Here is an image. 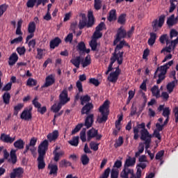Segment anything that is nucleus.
<instances>
[{
	"instance_id": "1",
	"label": "nucleus",
	"mask_w": 178,
	"mask_h": 178,
	"mask_svg": "<svg viewBox=\"0 0 178 178\" xmlns=\"http://www.w3.org/2000/svg\"><path fill=\"white\" fill-rule=\"evenodd\" d=\"M141 129V130H140ZM133 133H134V140H137L140 137L138 133H140V140L144 142V145H145V149L147 150L152 143V135L149 134L148 129L145 128V122L141 124H138L136 127H133Z\"/></svg>"
},
{
	"instance_id": "2",
	"label": "nucleus",
	"mask_w": 178,
	"mask_h": 178,
	"mask_svg": "<svg viewBox=\"0 0 178 178\" xmlns=\"http://www.w3.org/2000/svg\"><path fill=\"white\" fill-rule=\"evenodd\" d=\"M49 149V142L47 140H44L43 142L39 145L38 147V157L37 159L38 161V168L39 170L45 168V154Z\"/></svg>"
},
{
	"instance_id": "3",
	"label": "nucleus",
	"mask_w": 178,
	"mask_h": 178,
	"mask_svg": "<svg viewBox=\"0 0 178 178\" xmlns=\"http://www.w3.org/2000/svg\"><path fill=\"white\" fill-rule=\"evenodd\" d=\"M137 171L134 173V169H124L120 172V177L122 178H141L142 170L145 169V165L140 164L136 167Z\"/></svg>"
},
{
	"instance_id": "4",
	"label": "nucleus",
	"mask_w": 178,
	"mask_h": 178,
	"mask_svg": "<svg viewBox=\"0 0 178 178\" xmlns=\"http://www.w3.org/2000/svg\"><path fill=\"white\" fill-rule=\"evenodd\" d=\"M81 105L84 106L81 110V115H89L94 108L92 103H90L91 97L89 95H85L80 97Z\"/></svg>"
},
{
	"instance_id": "5",
	"label": "nucleus",
	"mask_w": 178,
	"mask_h": 178,
	"mask_svg": "<svg viewBox=\"0 0 178 178\" xmlns=\"http://www.w3.org/2000/svg\"><path fill=\"white\" fill-rule=\"evenodd\" d=\"M109 101L106 100L100 108H99V112L102 113V117L101 118H98V123H106L108 120V116L109 115Z\"/></svg>"
},
{
	"instance_id": "6",
	"label": "nucleus",
	"mask_w": 178,
	"mask_h": 178,
	"mask_svg": "<svg viewBox=\"0 0 178 178\" xmlns=\"http://www.w3.org/2000/svg\"><path fill=\"white\" fill-rule=\"evenodd\" d=\"M124 60V51H119L118 54L113 53L111 58V63L108 65V68L111 70H113V65L117 61L119 65L123 63Z\"/></svg>"
},
{
	"instance_id": "7",
	"label": "nucleus",
	"mask_w": 178,
	"mask_h": 178,
	"mask_svg": "<svg viewBox=\"0 0 178 178\" xmlns=\"http://www.w3.org/2000/svg\"><path fill=\"white\" fill-rule=\"evenodd\" d=\"M166 16L165 15L159 17V19H156L152 22V29L154 32H157L159 28L161 29L163 24H165Z\"/></svg>"
},
{
	"instance_id": "8",
	"label": "nucleus",
	"mask_w": 178,
	"mask_h": 178,
	"mask_svg": "<svg viewBox=\"0 0 178 178\" xmlns=\"http://www.w3.org/2000/svg\"><path fill=\"white\" fill-rule=\"evenodd\" d=\"M127 37V31L123 28L122 26H121L118 30H117V35L115 39L113 41V45L115 46L118 44V43L121 40L122 38H124Z\"/></svg>"
},
{
	"instance_id": "9",
	"label": "nucleus",
	"mask_w": 178,
	"mask_h": 178,
	"mask_svg": "<svg viewBox=\"0 0 178 178\" xmlns=\"http://www.w3.org/2000/svg\"><path fill=\"white\" fill-rule=\"evenodd\" d=\"M120 72L121 70H120V67L118 66L117 67H115V71L111 72L108 77H107V80H108L112 83H116Z\"/></svg>"
},
{
	"instance_id": "10",
	"label": "nucleus",
	"mask_w": 178,
	"mask_h": 178,
	"mask_svg": "<svg viewBox=\"0 0 178 178\" xmlns=\"http://www.w3.org/2000/svg\"><path fill=\"white\" fill-rule=\"evenodd\" d=\"M173 64H174V61L170 60L169 63L161 66L160 67H158L156 68V70L154 72V79L157 78V74H158L159 71H160V72L162 73V74H167L168 69L170 67H171L172 65H173Z\"/></svg>"
},
{
	"instance_id": "11",
	"label": "nucleus",
	"mask_w": 178,
	"mask_h": 178,
	"mask_svg": "<svg viewBox=\"0 0 178 178\" xmlns=\"http://www.w3.org/2000/svg\"><path fill=\"white\" fill-rule=\"evenodd\" d=\"M59 103L63 105H65L70 101V98L68 97V92L66 88H64L59 95Z\"/></svg>"
},
{
	"instance_id": "12",
	"label": "nucleus",
	"mask_w": 178,
	"mask_h": 178,
	"mask_svg": "<svg viewBox=\"0 0 178 178\" xmlns=\"http://www.w3.org/2000/svg\"><path fill=\"white\" fill-rule=\"evenodd\" d=\"M32 107H31L29 109L25 108L24 111H22L20 115V118L25 121L31 120L32 119Z\"/></svg>"
},
{
	"instance_id": "13",
	"label": "nucleus",
	"mask_w": 178,
	"mask_h": 178,
	"mask_svg": "<svg viewBox=\"0 0 178 178\" xmlns=\"http://www.w3.org/2000/svg\"><path fill=\"white\" fill-rule=\"evenodd\" d=\"M24 172V169L22 167H19L17 168H14L13 172H10V178H22L23 177V174Z\"/></svg>"
},
{
	"instance_id": "14",
	"label": "nucleus",
	"mask_w": 178,
	"mask_h": 178,
	"mask_svg": "<svg viewBox=\"0 0 178 178\" xmlns=\"http://www.w3.org/2000/svg\"><path fill=\"white\" fill-rule=\"evenodd\" d=\"M176 73H175V72H174L173 73H172V76H173V77H174V79L175 80H173V81H172L171 82H170L168 84H167V86H166V90H167V91H168V92L170 94L172 92H173L174 91V89H175V86H176V84H177L178 83V81H177V79H176Z\"/></svg>"
},
{
	"instance_id": "15",
	"label": "nucleus",
	"mask_w": 178,
	"mask_h": 178,
	"mask_svg": "<svg viewBox=\"0 0 178 178\" xmlns=\"http://www.w3.org/2000/svg\"><path fill=\"white\" fill-rule=\"evenodd\" d=\"M86 118L85 119V124L83 126L86 127L87 129H89L92 127L93 123H94V114L92 113H88Z\"/></svg>"
},
{
	"instance_id": "16",
	"label": "nucleus",
	"mask_w": 178,
	"mask_h": 178,
	"mask_svg": "<svg viewBox=\"0 0 178 178\" xmlns=\"http://www.w3.org/2000/svg\"><path fill=\"white\" fill-rule=\"evenodd\" d=\"M56 79L55 76L52 74L48 75L45 79V83L43 85L42 88H48L53 84H55Z\"/></svg>"
},
{
	"instance_id": "17",
	"label": "nucleus",
	"mask_w": 178,
	"mask_h": 178,
	"mask_svg": "<svg viewBox=\"0 0 178 178\" xmlns=\"http://www.w3.org/2000/svg\"><path fill=\"white\" fill-rule=\"evenodd\" d=\"M88 23H87V28H92L93 25L95 24V17L93 15V11L89 10L88 12Z\"/></svg>"
},
{
	"instance_id": "18",
	"label": "nucleus",
	"mask_w": 178,
	"mask_h": 178,
	"mask_svg": "<svg viewBox=\"0 0 178 178\" xmlns=\"http://www.w3.org/2000/svg\"><path fill=\"white\" fill-rule=\"evenodd\" d=\"M98 130L92 128L90 130L88 131L87 132V141L88 142H90V140H92V138H95V136H97L98 134Z\"/></svg>"
},
{
	"instance_id": "19",
	"label": "nucleus",
	"mask_w": 178,
	"mask_h": 178,
	"mask_svg": "<svg viewBox=\"0 0 178 178\" xmlns=\"http://www.w3.org/2000/svg\"><path fill=\"white\" fill-rule=\"evenodd\" d=\"M80 17H81V19L79 20V29H83L86 26L87 27V19L86 16L84 13H81Z\"/></svg>"
},
{
	"instance_id": "20",
	"label": "nucleus",
	"mask_w": 178,
	"mask_h": 178,
	"mask_svg": "<svg viewBox=\"0 0 178 178\" xmlns=\"http://www.w3.org/2000/svg\"><path fill=\"white\" fill-rule=\"evenodd\" d=\"M0 139L6 143L10 144H12L15 140V138H11L10 135L6 134H1Z\"/></svg>"
},
{
	"instance_id": "21",
	"label": "nucleus",
	"mask_w": 178,
	"mask_h": 178,
	"mask_svg": "<svg viewBox=\"0 0 178 178\" xmlns=\"http://www.w3.org/2000/svg\"><path fill=\"white\" fill-rule=\"evenodd\" d=\"M136 157L127 159V161H125L123 170L131 169V168H129V167L134 165L136 163Z\"/></svg>"
},
{
	"instance_id": "22",
	"label": "nucleus",
	"mask_w": 178,
	"mask_h": 178,
	"mask_svg": "<svg viewBox=\"0 0 178 178\" xmlns=\"http://www.w3.org/2000/svg\"><path fill=\"white\" fill-rule=\"evenodd\" d=\"M38 139L35 137L31 138L29 144L26 145V149L24 152V154H26L30 149V147H35L37 145Z\"/></svg>"
},
{
	"instance_id": "23",
	"label": "nucleus",
	"mask_w": 178,
	"mask_h": 178,
	"mask_svg": "<svg viewBox=\"0 0 178 178\" xmlns=\"http://www.w3.org/2000/svg\"><path fill=\"white\" fill-rule=\"evenodd\" d=\"M18 56L16 53H13L9 57L8 65L9 66H14L18 60Z\"/></svg>"
},
{
	"instance_id": "24",
	"label": "nucleus",
	"mask_w": 178,
	"mask_h": 178,
	"mask_svg": "<svg viewBox=\"0 0 178 178\" xmlns=\"http://www.w3.org/2000/svg\"><path fill=\"white\" fill-rule=\"evenodd\" d=\"M10 159H8V162L15 164L17 161V157L16 155V150L12 149L10 153Z\"/></svg>"
},
{
	"instance_id": "25",
	"label": "nucleus",
	"mask_w": 178,
	"mask_h": 178,
	"mask_svg": "<svg viewBox=\"0 0 178 178\" xmlns=\"http://www.w3.org/2000/svg\"><path fill=\"white\" fill-rule=\"evenodd\" d=\"M61 43V40L58 37H56L54 40L50 42V48L55 49Z\"/></svg>"
},
{
	"instance_id": "26",
	"label": "nucleus",
	"mask_w": 178,
	"mask_h": 178,
	"mask_svg": "<svg viewBox=\"0 0 178 178\" xmlns=\"http://www.w3.org/2000/svg\"><path fill=\"white\" fill-rule=\"evenodd\" d=\"M70 63L74 65L77 69L80 68V65L81 63V56H77L75 58H72Z\"/></svg>"
},
{
	"instance_id": "27",
	"label": "nucleus",
	"mask_w": 178,
	"mask_h": 178,
	"mask_svg": "<svg viewBox=\"0 0 178 178\" xmlns=\"http://www.w3.org/2000/svg\"><path fill=\"white\" fill-rule=\"evenodd\" d=\"M58 131L55 130L52 134H48L47 136V138L49 141L52 142L53 140H56L58 137Z\"/></svg>"
},
{
	"instance_id": "28",
	"label": "nucleus",
	"mask_w": 178,
	"mask_h": 178,
	"mask_svg": "<svg viewBox=\"0 0 178 178\" xmlns=\"http://www.w3.org/2000/svg\"><path fill=\"white\" fill-rule=\"evenodd\" d=\"M25 143L22 139H19L17 140L16 142H14L13 146L14 147L17 148L18 149H22L24 148Z\"/></svg>"
},
{
	"instance_id": "29",
	"label": "nucleus",
	"mask_w": 178,
	"mask_h": 178,
	"mask_svg": "<svg viewBox=\"0 0 178 178\" xmlns=\"http://www.w3.org/2000/svg\"><path fill=\"white\" fill-rule=\"evenodd\" d=\"M48 169H50V172H49V175H57L58 168L57 165H49Z\"/></svg>"
},
{
	"instance_id": "30",
	"label": "nucleus",
	"mask_w": 178,
	"mask_h": 178,
	"mask_svg": "<svg viewBox=\"0 0 178 178\" xmlns=\"http://www.w3.org/2000/svg\"><path fill=\"white\" fill-rule=\"evenodd\" d=\"M108 22H113L116 20V10L112 9L110 10L109 17H107Z\"/></svg>"
},
{
	"instance_id": "31",
	"label": "nucleus",
	"mask_w": 178,
	"mask_h": 178,
	"mask_svg": "<svg viewBox=\"0 0 178 178\" xmlns=\"http://www.w3.org/2000/svg\"><path fill=\"white\" fill-rule=\"evenodd\" d=\"M177 23L175 21V15H172L170 17L167 19L166 24L169 27L174 26Z\"/></svg>"
},
{
	"instance_id": "32",
	"label": "nucleus",
	"mask_w": 178,
	"mask_h": 178,
	"mask_svg": "<svg viewBox=\"0 0 178 178\" xmlns=\"http://www.w3.org/2000/svg\"><path fill=\"white\" fill-rule=\"evenodd\" d=\"M2 99L3 104L5 105H8L10 104V95L9 92H4L3 95H2Z\"/></svg>"
},
{
	"instance_id": "33",
	"label": "nucleus",
	"mask_w": 178,
	"mask_h": 178,
	"mask_svg": "<svg viewBox=\"0 0 178 178\" xmlns=\"http://www.w3.org/2000/svg\"><path fill=\"white\" fill-rule=\"evenodd\" d=\"M86 44L83 41L79 42L76 46V49L79 52V54H82L83 51L86 50Z\"/></svg>"
},
{
	"instance_id": "34",
	"label": "nucleus",
	"mask_w": 178,
	"mask_h": 178,
	"mask_svg": "<svg viewBox=\"0 0 178 178\" xmlns=\"http://www.w3.org/2000/svg\"><path fill=\"white\" fill-rule=\"evenodd\" d=\"M63 106H65V104H63L61 103H58V104H54L52 106H51V111H53V113H58V111L60 110L61 107Z\"/></svg>"
},
{
	"instance_id": "35",
	"label": "nucleus",
	"mask_w": 178,
	"mask_h": 178,
	"mask_svg": "<svg viewBox=\"0 0 178 178\" xmlns=\"http://www.w3.org/2000/svg\"><path fill=\"white\" fill-rule=\"evenodd\" d=\"M150 91H152L153 96L156 97V98L159 97L160 90L158 86H154L153 88L150 89Z\"/></svg>"
},
{
	"instance_id": "36",
	"label": "nucleus",
	"mask_w": 178,
	"mask_h": 178,
	"mask_svg": "<svg viewBox=\"0 0 178 178\" xmlns=\"http://www.w3.org/2000/svg\"><path fill=\"white\" fill-rule=\"evenodd\" d=\"M80 160L83 165H87L90 163V158L86 154L81 155Z\"/></svg>"
},
{
	"instance_id": "37",
	"label": "nucleus",
	"mask_w": 178,
	"mask_h": 178,
	"mask_svg": "<svg viewBox=\"0 0 178 178\" xmlns=\"http://www.w3.org/2000/svg\"><path fill=\"white\" fill-rule=\"evenodd\" d=\"M159 40L161 42V44H165V42H166L167 45H169L170 44V40H169V38L168 36V34H163L161 35Z\"/></svg>"
},
{
	"instance_id": "38",
	"label": "nucleus",
	"mask_w": 178,
	"mask_h": 178,
	"mask_svg": "<svg viewBox=\"0 0 178 178\" xmlns=\"http://www.w3.org/2000/svg\"><path fill=\"white\" fill-rule=\"evenodd\" d=\"M36 26L34 22H31L28 26L29 33H34L35 31Z\"/></svg>"
},
{
	"instance_id": "39",
	"label": "nucleus",
	"mask_w": 178,
	"mask_h": 178,
	"mask_svg": "<svg viewBox=\"0 0 178 178\" xmlns=\"http://www.w3.org/2000/svg\"><path fill=\"white\" fill-rule=\"evenodd\" d=\"M91 64V58L90 56H86L85 60L81 63L82 67H88Z\"/></svg>"
},
{
	"instance_id": "40",
	"label": "nucleus",
	"mask_w": 178,
	"mask_h": 178,
	"mask_svg": "<svg viewBox=\"0 0 178 178\" xmlns=\"http://www.w3.org/2000/svg\"><path fill=\"white\" fill-rule=\"evenodd\" d=\"M79 136H74L71 140L69 141V144L72 147H77L79 144Z\"/></svg>"
},
{
	"instance_id": "41",
	"label": "nucleus",
	"mask_w": 178,
	"mask_h": 178,
	"mask_svg": "<svg viewBox=\"0 0 178 178\" xmlns=\"http://www.w3.org/2000/svg\"><path fill=\"white\" fill-rule=\"evenodd\" d=\"M72 165V163L67 161L66 159H63L60 162V168H67V167H71Z\"/></svg>"
},
{
	"instance_id": "42",
	"label": "nucleus",
	"mask_w": 178,
	"mask_h": 178,
	"mask_svg": "<svg viewBox=\"0 0 178 178\" xmlns=\"http://www.w3.org/2000/svg\"><path fill=\"white\" fill-rule=\"evenodd\" d=\"M89 45L90 48H92V51H97V46H98L97 40H90Z\"/></svg>"
},
{
	"instance_id": "43",
	"label": "nucleus",
	"mask_w": 178,
	"mask_h": 178,
	"mask_svg": "<svg viewBox=\"0 0 178 178\" xmlns=\"http://www.w3.org/2000/svg\"><path fill=\"white\" fill-rule=\"evenodd\" d=\"M126 14H121L120 17H118V19L117 20V22H118L121 25H124L126 23Z\"/></svg>"
},
{
	"instance_id": "44",
	"label": "nucleus",
	"mask_w": 178,
	"mask_h": 178,
	"mask_svg": "<svg viewBox=\"0 0 178 178\" xmlns=\"http://www.w3.org/2000/svg\"><path fill=\"white\" fill-rule=\"evenodd\" d=\"M138 162H139V163H138L137 165H140V164L145 165V168H147V164L145 163H144V162H148L145 155H141L138 158Z\"/></svg>"
},
{
	"instance_id": "45",
	"label": "nucleus",
	"mask_w": 178,
	"mask_h": 178,
	"mask_svg": "<svg viewBox=\"0 0 178 178\" xmlns=\"http://www.w3.org/2000/svg\"><path fill=\"white\" fill-rule=\"evenodd\" d=\"M125 44V40H121L119 44H117V47H115V50L113 53L118 54L120 49H123Z\"/></svg>"
},
{
	"instance_id": "46",
	"label": "nucleus",
	"mask_w": 178,
	"mask_h": 178,
	"mask_svg": "<svg viewBox=\"0 0 178 178\" xmlns=\"http://www.w3.org/2000/svg\"><path fill=\"white\" fill-rule=\"evenodd\" d=\"M83 126L84 124L82 123L76 124V127L72 131V135H75L77 132H79Z\"/></svg>"
},
{
	"instance_id": "47",
	"label": "nucleus",
	"mask_w": 178,
	"mask_h": 178,
	"mask_svg": "<svg viewBox=\"0 0 178 178\" xmlns=\"http://www.w3.org/2000/svg\"><path fill=\"white\" fill-rule=\"evenodd\" d=\"M53 154L54 155V160L55 162H58L59 159H60V157L62 155H63V152H56V150H54Z\"/></svg>"
},
{
	"instance_id": "48",
	"label": "nucleus",
	"mask_w": 178,
	"mask_h": 178,
	"mask_svg": "<svg viewBox=\"0 0 178 178\" xmlns=\"http://www.w3.org/2000/svg\"><path fill=\"white\" fill-rule=\"evenodd\" d=\"M165 73H161L158 74V79L156 80V84H161L163 80L165 79Z\"/></svg>"
},
{
	"instance_id": "49",
	"label": "nucleus",
	"mask_w": 178,
	"mask_h": 178,
	"mask_svg": "<svg viewBox=\"0 0 178 178\" xmlns=\"http://www.w3.org/2000/svg\"><path fill=\"white\" fill-rule=\"evenodd\" d=\"M26 85L28 86H35L38 85V81L31 78L27 80Z\"/></svg>"
},
{
	"instance_id": "50",
	"label": "nucleus",
	"mask_w": 178,
	"mask_h": 178,
	"mask_svg": "<svg viewBox=\"0 0 178 178\" xmlns=\"http://www.w3.org/2000/svg\"><path fill=\"white\" fill-rule=\"evenodd\" d=\"M102 1L101 0H95V2H94V8L96 10H101L102 8Z\"/></svg>"
},
{
	"instance_id": "51",
	"label": "nucleus",
	"mask_w": 178,
	"mask_h": 178,
	"mask_svg": "<svg viewBox=\"0 0 178 178\" xmlns=\"http://www.w3.org/2000/svg\"><path fill=\"white\" fill-rule=\"evenodd\" d=\"M103 36V33L101 31H95L93 33L92 40H97L99 38H101Z\"/></svg>"
},
{
	"instance_id": "52",
	"label": "nucleus",
	"mask_w": 178,
	"mask_h": 178,
	"mask_svg": "<svg viewBox=\"0 0 178 178\" xmlns=\"http://www.w3.org/2000/svg\"><path fill=\"white\" fill-rule=\"evenodd\" d=\"M103 29H106V25L105 23H104L103 22H102L100 24H99L96 28H95V31H102Z\"/></svg>"
},
{
	"instance_id": "53",
	"label": "nucleus",
	"mask_w": 178,
	"mask_h": 178,
	"mask_svg": "<svg viewBox=\"0 0 178 178\" xmlns=\"http://www.w3.org/2000/svg\"><path fill=\"white\" fill-rule=\"evenodd\" d=\"M39 98L38 96H35L34 99L32 102L33 105L35 106V108H41L42 104L38 102Z\"/></svg>"
},
{
	"instance_id": "54",
	"label": "nucleus",
	"mask_w": 178,
	"mask_h": 178,
	"mask_svg": "<svg viewBox=\"0 0 178 178\" xmlns=\"http://www.w3.org/2000/svg\"><path fill=\"white\" fill-rule=\"evenodd\" d=\"M175 2H177V0H170V10L169 12L170 13H172L176 9V4L175 3Z\"/></svg>"
},
{
	"instance_id": "55",
	"label": "nucleus",
	"mask_w": 178,
	"mask_h": 178,
	"mask_svg": "<svg viewBox=\"0 0 178 178\" xmlns=\"http://www.w3.org/2000/svg\"><path fill=\"white\" fill-rule=\"evenodd\" d=\"M86 129H82L81 131L80 132V138L82 142L85 143L86 141Z\"/></svg>"
},
{
	"instance_id": "56",
	"label": "nucleus",
	"mask_w": 178,
	"mask_h": 178,
	"mask_svg": "<svg viewBox=\"0 0 178 178\" xmlns=\"http://www.w3.org/2000/svg\"><path fill=\"white\" fill-rule=\"evenodd\" d=\"M43 51L44 49L41 48H37V56L36 58L38 60H42L43 58Z\"/></svg>"
},
{
	"instance_id": "57",
	"label": "nucleus",
	"mask_w": 178,
	"mask_h": 178,
	"mask_svg": "<svg viewBox=\"0 0 178 178\" xmlns=\"http://www.w3.org/2000/svg\"><path fill=\"white\" fill-rule=\"evenodd\" d=\"M99 145V143H96L95 142H90V149H92L95 152L98 151Z\"/></svg>"
},
{
	"instance_id": "58",
	"label": "nucleus",
	"mask_w": 178,
	"mask_h": 178,
	"mask_svg": "<svg viewBox=\"0 0 178 178\" xmlns=\"http://www.w3.org/2000/svg\"><path fill=\"white\" fill-rule=\"evenodd\" d=\"M124 143V139H123V137L122 136H120L118 140H117V142H115V145H114V147L115 148L117 147H121Z\"/></svg>"
},
{
	"instance_id": "59",
	"label": "nucleus",
	"mask_w": 178,
	"mask_h": 178,
	"mask_svg": "<svg viewBox=\"0 0 178 178\" xmlns=\"http://www.w3.org/2000/svg\"><path fill=\"white\" fill-rule=\"evenodd\" d=\"M38 1V0H29L27 2H26V6L27 8H33L35 3Z\"/></svg>"
},
{
	"instance_id": "60",
	"label": "nucleus",
	"mask_w": 178,
	"mask_h": 178,
	"mask_svg": "<svg viewBox=\"0 0 178 178\" xmlns=\"http://www.w3.org/2000/svg\"><path fill=\"white\" fill-rule=\"evenodd\" d=\"M165 154V150L162 149L161 151H159L156 154V160H162V157Z\"/></svg>"
},
{
	"instance_id": "61",
	"label": "nucleus",
	"mask_w": 178,
	"mask_h": 178,
	"mask_svg": "<svg viewBox=\"0 0 178 178\" xmlns=\"http://www.w3.org/2000/svg\"><path fill=\"white\" fill-rule=\"evenodd\" d=\"M170 110L169 107H166L163 109L162 115L165 118H170Z\"/></svg>"
},
{
	"instance_id": "62",
	"label": "nucleus",
	"mask_w": 178,
	"mask_h": 178,
	"mask_svg": "<svg viewBox=\"0 0 178 178\" xmlns=\"http://www.w3.org/2000/svg\"><path fill=\"white\" fill-rule=\"evenodd\" d=\"M16 51L19 54V55L22 56L25 54L26 48L24 47H17Z\"/></svg>"
},
{
	"instance_id": "63",
	"label": "nucleus",
	"mask_w": 178,
	"mask_h": 178,
	"mask_svg": "<svg viewBox=\"0 0 178 178\" xmlns=\"http://www.w3.org/2000/svg\"><path fill=\"white\" fill-rule=\"evenodd\" d=\"M36 44V42H35V40H30L28 43V45H29V51H31L32 49L35 48V46Z\"/></svg>"
},
{
	"instance_id": "64",
	"label": "nucleus",
	"mask_w": 178,
	"mask_h": 178,
	"mask_svg": "<svg viewBox=\"0 0 178 178\" xmlns=\"http://www.w3.org/2000/svg\"><path fill=\"white\" fill-rule=\"evenodd\" d=\"M135 92L133 90L129 91V97L127 101V105H129L130 101L134 97Z\"/></svg>"
}]
</instances>
